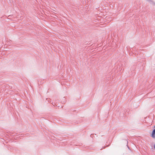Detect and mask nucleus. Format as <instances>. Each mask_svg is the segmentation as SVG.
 Returning <instances> with one entry per match:
<instances>
[{
	"label": "nucleus",
	"mask_w": 155,
	"mask_h": 155,
	"mask_svg": "<svg viewBox=\"0 0 155 155\" xmlns=\"http://www.w3.org/2000/svg\"><path fill=\"white\" fill-rule=\"evenodd\" d=\"M151 137L153 138H155V128L153 130L152 132Z\"/></svg>",
	"instance_id": "nucleus-1"
},
{
	"label": "nucleus",
	"mask_w": 155,
	"mask_h": 155,
	"mask_svg": "<svg viewBox=\"0 0 155 155\" xmlns=\"http://www.w3.org/2000/svg\"><path fill=\"white\" fill-rule=\"evenodd\" d=\"M147 1L149 2V3H150V4H153V2L152 0H146Z\"/></svg>",
	"instance_id": "nucleus-2"
}]
</instances>
